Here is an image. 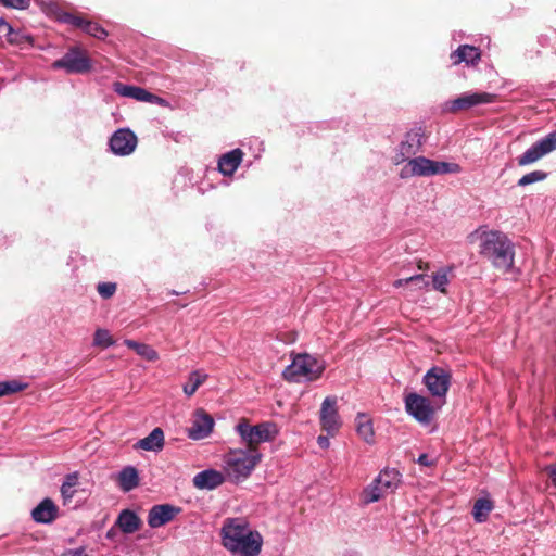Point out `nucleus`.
Returning <instances> with one entry per match:
<instances>
[{"instance_id": "4be33fe9", "label": "nucleus", "mask_w": 556, "mask_h": 556, "mask_svg": "<svg viewBox=\"0 0 556 556\" xmlns=\"http://www.w3.org/2000/svg\"><path fill=\"white\" fill-rule=\"evenodd\" d=\"M141 525V519L130 509L122 510L115 521V526L125 534L135 533L140 529Z\"/></svg>"}, {"instance_id": "f257e3e1", "label": "nucleus", "mask_w": 556, "mask_h": 556, "mask_svg": "<svg viewBox=\"0 0 556 556\" xmlns=\"http://www.w3.org/2000/svg\"><path fill=\"white\" fill-rule=\"evenodd\" d=\"M223 546L233 556H258L263 538L244 518H227L220 529Z\"/></svg>"}, {"instance_id": "f704fd0d", "label": "nucleus", "mask_w": 556, "mask_h": 556, "mask_svg": "<svg viewBox=\"0 0 556 556\" xmlns=\"http://www.w3.org/2000/svg\"><path fill=\"white\" fill-rule=\"evenodd\" d=\"M83 31L98 39H104L108 36L106 30L102 26L91 21H87Z\"/></svg>"}, {"instance_id": "c9c22d12", "label": "nucleus", "mask_w": 556, "mask_h": 556, "mask_svg": "<svg viewBox=\"0 0 556 556\" xmlns=\"http://www.w3.org/2000/svg\"><path fill=\"white\" fill-rule=\"evenodd\" d=\"M23 389V386L17 381H3L0 382V397L16 393Z\"/></svg>"}, {"instance_id": "9d476101", "label": "nucleus", "mask_w": 556, "mask_h": 556, "mask_svg": "<svg viewBox=\"0 0 556 556\" xmlns=\"http://www.w3.org/2000/svg\"><path fill=\"white\" fill-rule=\"evenodd\" d=\"M495 98V94L489 92H465L456 99L446 101L443 104V111L447 113H456L477 105L492 103Z\"/></svg>"}, {"instance_id": "c756f323", "label": "nucleus", "mask_w": 556, "mask_h": 556, "mask_svg": "<svg viewBox=\"0 0 556 556\" xmlns=\"http://www.w3.org/2000/svg\"><path fill=\"white\" fill-rule=\"evenodd\" d=\"M405 285H413L417 289H424L430 285V280L426 275H414L408 278L397 279L393 283L395 288H401Z\"/></svg>"}, {"instance_id": "4c0bfd02", "label": "nucleus", "mask_w": 556, "mask_h": 556, "mask_svg": "<svg viewBox=\"0 0 556 556\" xmlns=\"http://www.w3.org/2000/svg\"><path fill=\"white\" fill-rule=\"evenodd\" d=\"M137 354L150 362L156 361L159 358V353L152 346L144 343H141Z\"/></svg>"}, {"instance_id": "aec40b11", "label": "nucleus", "mask_w": 556, "mask_h": 556, "mask_svg": "<svg viewBox=\"0 0 556 556\" xmlns=\"http://www.w3.org/2000/svg\"><path fill=\"white\" fill-rule=\"evenodd\" d=\"M481 59L479 48L470 45H462L454 52L451 53L453 65L465 63L466 65H476Z\"/></svg>"}, {"instance_id": "423d86ee", "label": "nucleus", "mask_w": 556, "mask_h": 556, "mask_svg": "<svg viewBox=\"0 0 556 556\" xmlns=\"http://www.w3.org/2000/svg\"><path fill=\"white\" fill-rule=\"evenodd\" d=\"M405 410L421 426H429L435 418V415L442 404L435 400L410 392L404 397Z\"/></svg>"}, {"instance_id": "b1692460", "label": "nucleus", "mask_w": 556, "mask_h": 556, "mask_svg": "<svg viewBox=\"0 0 556 556\" xmlns=\"http://www.w3.org/2000/svg\"><path fill=\"white\" fill-rule=\"evenodd\" d=\"M164 433L161 428L153 429L150 434L136 443L137 448L157 452L163 448Z\"/></svg>"}, {"instance_id": "473e14b6", "label": "nucleus", "mask_w": 556, "mask_h": 556, "mask_svg": "<svg viewBox=\"0 0 556 556\" xmlns=\"http://www.w3.org/2000/svg\"><path fill=\"white\" fill-rule=\"evenodd\" d=\"M546 176H547V174L545 172L533 170L531 173H528V174L523 175L518 180V186L525 187V186H528V185H531V184H534V182L542 181V180H544L546 178Z\"/></svg>"}, {"instance_id": "49530a36", "label": "nucleus", "mask_w": 556, "mask_h": 556, "mask_svg": "<svg viewBox=\"0 0 556 556\" xmlns=\"http://www.w3.org/2000/svg\"><path fill=\"white\" fill-rule=\"evenodd\" d=\"M78 482V477L76 475H70L66 477V480L63 483H70L71 488H75Z\"/></svg>"}, {"instance_id": "f03ea898", "label": "nucleus", "mask_w": 556, "mask_h": 556, "mask_svg": "<svg viewBox=\"0 0 556 556\" xmlns=\"http://www.w3.org/2000/svg\"><path fill=\"white\" fill-rule=\"evenodd\" d=\"M262 459L258 448H233L223 456L227 480L239 483L248 479Z\"/></svg>"}, {"instance_id": "7c9ffc66", "label": "nucleus", "mask_w": 556, "mask_h": 556, "mask_svg": "<svg viewBox=\"0 0 556 556\" xmlns=\"http://www.w3.org/2000/svg\"><path fill=\"white\" fill-rule=\"evenodd\" d=\"M56 18L62 23L70 24L74 27L80 28L81 30H84V25H86V23H87V20H85L83 16L75 15L73 13H68V12H64V11H60L56 14Z\"/></svg>"}, {"instance_id": "4468645a", "label": "nucleus", "mask_w": 556, "mask_h": 556, "mask_svg": "<svg viewBox=\"0 0 556 556\" xmlns=\"http://www.w3.org/2000/svg\"><path fill=\"white\" fill-rule=\"evenodd\" d=\"M320 422L323 429L330 435H333L341 426L340 417L337 410V399L328 396L324 400L320 409Z\"/></svg>"}, {"instance_id": "58836bf2", "label": "nucleus", "mask_w": 556, "mask_h": 556, "mask_svg": "<svg viewBox=\"0 0 556 556\" xmlns=\"http://www.w3.org/2000/svg\"><path fill=\"white\" fill-rule=\"evenodd\" d=\"M0 2L10 8L25 9L29 5V0H0Z\"/></svg>"}, {"instance_id": "cd10ccee", "label": "nucleus", "mask_w": 556, "mask_h": 556, "mask_svg": "<svg viewBox=\"0 0 556 556\" xmlns=\"http://www.w3.org/2000/svg\"><path fill=\"white\" fill-rule=\"evenodd\" d=\"M206 378H207V375L202 371H199V370L192 371L189 375L188 382L184 386L185 394L187 396L193 395L195 393V391L198 390V388L202 383H204Z\"/></svg>"}, {"instance_id": "1a4fd4ad", "label": "nucleus", "mask_w": 556, "mask_h": 556, "mask_svg": "<svg viewBox=\"0 0 556 556\" xmlns=\"http://www.w3.org/2000/svg\"><path fill=\"white\" fill-rule=\"evenodd\" d=\"M424 384L432 397L443 404L451 384V374L442 367L430 368L422 378Z\"/></svg>"}, {"instance_id": "c03bdc74", "label": "nucleus", "mask_w": 556, "mask_h": 556, "mask_svg": "<svg viewBox=\"0 0 556 556\" xmlns=\"http://www.w3.org/2000/svg\"><path fill=\"white\" fill-rule=\"evenodd\" d=\"M417 462H418V464H420L422 466H433L434 465V459L430 458L427 454H421Z\"/></svg>"}, {"instance_id": "37998d69", "label": "nucleus", "mask_w": 556, "mask_h": 556, "mask_svg": "<svg viewBox=\"0 0 556 556\" xmlns=\"http://www.w3.org/2000/svg\"><path fill=\"white\" fill-rule=\"evenodd\" d=\"M61 556H88V554L84 547H78L74 549H67L62 553Z\"/></svg>"}, {"instance_id": "ea45409f", "label": "nucleus", "mask_w": 556, "mask_h": 556, "mask_svg": "<svg viewBox=\"0 0 556 556\" xmlns=\"http://www.w3.org/2000/svg\"><path fill=\"white\" fill-rule=\"evenodd\" d=\"M8 41L15 45H23L24 42H29V37L22 35L20 33H16L14 30V34L11 36H5Z\"/></svg>"}, {"instance_id": "5701e85b", "label": "nucleus", "mask_w": 556, "mask_h": 556, "mask_svg": "<svg viewBox=\"0 0 556 556\" xmlns=\"http://www.w3.org/2000/svg\"><path fill=\"white\" fill-rule=\"evenodd\" d=\"M375 480L381 486V490L389 495L397 489L401 482V475L395 469H384Z\"/></svg>"}, {"instance_id": "a211bd4d", "label": "nucleus", "mask_w": 556, "mask_h": 556, "mask_svg": "<svg viewBox=\"0 0 556 556\" xmlns=\"http://www.w3.org/2000/svg\"><path fill=\"white\" fill-rule=\"evenodd\" d=\"M227 479L224 470L206 469L193 477V485L200 490H213Z\"/></svg>"}, {"instance_id": "ddd939ff", "label": "nucleus", "mask_w": 556, "mask_h": 556, "mask_svg": "<svg viewBox=\"0 0 556 556\" xmlns=\"http://www.w3.org/2000/svg\"><path fill=\"white\" fill-rule=\"evenodd\" d=\"M137 143V136L128 128L117 129L109 141L111 152L118 156L130 155L136 150Z\"/></svg>"}, {"instance_id": "8fccbe9b", "label": "nucleus", "mask_w": 556, "mask_h": 556, "mask_svg": "<svg viewBox=\"0 0 556 556\" xmlns=\"http://www.w3.org/2000/svg\"><path fill=\"white\" fill-rule=\"evenodd\" d=\"M106 536H108V538H111V536H113V529H111V530H109V531H108V534H106Z\"/></svg>"}, {"instance_id": "6ab92c4d", "label": "nucleus", "mask_w": 556, "mask_h": 556, "mask_svg": "<svg viewBox=\"0 0 556 556\" xmlns=\"http://www.w3.org/2000/svg\"><path fill=\"white\" fill-rule=\"evenodd\" d=\"M244 153L241 149H233L223 154L218 160V170L223 176L230 177L240 166Z\"/></svg>"}, {"instance_id": "6e6552de", "label": "nucleus", "mask_w": 556, "mask_h": 556, "mask_svg": "<svg viewBox=\"0 0 556 556\" xmlns=\"http://www.w3.org/2000/svg\"><path fill=\"white\" fill-rule=\"evenodd\" d=\"M51 67L63 70L67 74H85L91 70L92 65L87 52L75 46L71 47L63 58L54 61Z\"/></svg>"}, {"instance_id": "f8f14e48", "label": "nucleus", "mask_w": 556, "mask_h": 556, "mask_svg": "<svg viewBox=\"0 0 556 556\" xmlns=\"http://www.w3.org/2000/svg\"><path fill=\"white\" fill-rule=\"evenodd\" d=\"M554 150H556V137L554 135V131H552L541 140L532 144L529 149H527L518 157V165L526 166L532 164Z\"/></svg>"}, {"instance_id": "e433bc0d", "label": "nucleus", "mask_w": 556, "mask_h": 556, "mask_svg": "<svg viewBox=\"0 0 556 556\" xmlns=\"http://www.w3.org/2000/svg\"><path fill=\"white\" fill-rule=\"evenodd\" d=\"M117 286L115 282H101L97 286L98 293L103 299L112 298L116 292Z\"/></svg>"}, {"instance_id": "a19ab883", "label": "nucleus", "mask_w": 556, "mask_h": 556, "mask_svg": "<svg viewBox=\"0 0 556 556\" xmlns=\"http://www.w3.org/2000/svg\"><path fill=\"white\" fill-rule=\"evenodd\" d=\"M61 494L64 502L71 501L75 494V488H71L70 483H63L61 486Z\"/></svg>"}, {"instance_id": "de8ad7c7", "label": "nucleus", "mask_w": 556, "mask_h": 556, "mask_svg": "<svg viewBox=\"0 0 556 556\" xmlns=\"http://www.w3.org/2000/svg\"><path fill=\"white\" fill-rule=\"evenodd\" d=\"M125 345L128 346L129 349H132L135 350L136 352L138 351L139 346L141 345V343H138L134 340H125Z\"/></svg>"}, {"instance_id": "0eeeda50", "label": "nucleus", "mask_w": 556, "mask_h": 556, "mask_svg": "<svg viewBox=\"0 0 556 556\" xmlns=\"http://www.w3.org/2000/svg\"><path fill=\"white\" fill-rule=\"evenodd\" d=\"M236 431L247 444L245 448H257L260 443L271 441L278 432L276 425L271 422L252 426L245 419L239 421Z\"/></svg>"}, {"instance_id": "bb28decb", "label": "nucleus", "mask_w": 556, "mask_h": 556, "mask_svg": "<svg viewBox=\"0 0 556 556\" xmlns=\"http://www.w3.org/2000/svg\"><path fill=\"white\" fill-rule=\"evenodd\" d=\"M356 430L358 435L366 441L371 443L374 440V428L371 420L364 414H358L356 417Z\"/></svg>"}, {"instance_id": "09e8293b", "label": "nucleus", "mask_w": 556, "mask_h": 556, "mask_svg": "<svg viewBox=\"0 0 556 556\" xmlns=\"http://www.w3.org/2000/svg\"><path fill=\"white\" fill-rule=\"evenodd\" d=\"M549 478L553 484L556 486V465L549 469Z\"/></svg>"}, {"instance_id": "2f4dec72", "label": "nucleus", "mask_w": 556, "mask_h": 556, "mask_svg": "<svg viewBox=\"0 0 556 556\" xmlns=\"http://www.w3.org/2000/svg\"><path fill=\"white\" fill-rule=\"evenodd\" d=\"M448 283V270L445 268L437 271L432 277V286L435 290L445 292V287Z\"/></svg>"}, {"instance_id": "72a5a7b5", "label": "nucleus", "mask_w": 556, "mask_h": 556, "mask_svg": "<svg viewBox=\"0 0 556 556\" xmlns=\"http://www.w3.org/2000/svg\"><path fill=\"white\" fill-rule=\"evenodd\" d=\"M114 341L110 332L105 329H98L94 332L93 344L101 348H109L113 345Z\"/></svg>"}, {"instance_id": "a878e982", "label": "nucleus", "mask_w": 556, "mask_h": 556, "mask_svg": "<svg viewBox=\"0 0 556 556\" xmlns=\"http://www.w3.org/2000/svg\"><path fill=\"white\" fill-rule=\"evenodd\" d=\"M388 494L381 490V486L377 483L376 480H374L369 485H367L362 494H361V501L363 504H371L375 502H378L382 497L387 496Z\"/></svg>"}, {"instance_id": "79ce46f5", "label": "nucleus", "mask_w": 556, "mask_h": 556, "mask_svg": "<svg viewBox=\"0 0 556 556\" xmlns=\"http://www.w3.org/2000/svg\"><path fill=\"white\" fill-rule=\"evenodd\" d=\"M0 33L3 36H11L14 34V29L12 28V26L9 23H7L4 21L3 17H0Z\"/></svg>"}, {"instance_id": "f3484780", "label": "nucleus", "mask_w": 556, "mask_h": 556, "mask_svg": "<svg viewBox=\"0 0 556 556\" xmlns=\"http://www.w3.org/2000/svg\"><path fill=\"white\" fill-rule=\"evenodd\" d=\"M113 89L121 97L131 98L141 102L157 103L161 100L159 97L150 93L148 90L137 86L115 83L113 85Z\"/></svg>"}, {"instance_id": "a18cd8bd", "label": "nucleus", "mask_w": 556, "mask_h": 556, "mask_svg": "<svg viewBox=\"0 0 556 556\" xmlns=\"http://www.w3.org/2000/svg\"><path fill=\"white\" fill-rule=\"evenodd\" d=\"M317 442H318V445L321 447V448H328L329 445H330V441H329V438L328 437H325V435H319L318 439H317Z\"/></svg>"}, {"instance_id": "39448f33", "label": "nucleus", "mask_w": 556, "mask_h": 556, "mask_svg": "<svg viewBox=\"0 0 556 556\" xmlns=\"http://www.w3.org/2000/svg\"><path fill=\"white\" fill-rule=\"evenodd\" d=\"M325 370L324 362L307 353L294 355L292 362L282 371V376L290 382L314 381Z\"/></svg>"}, {"instance_id": "2eb2a0df", "label": "nucleus", "mask_w": 556, "mask_h": 556, "mask_svg": "<svg viewBox=\"0 0 556 556\" xmlns=\"http://www.w3.org/2000/svg\"><path fill=\"white\" fill-rule=\"evenodd\" d=\"M191 426L188 429V437L192 440H202L212 432L214 420L203 409H198L192 417Z\"/></svg>"}, {"instance_id": "9b49d317", "label": "nucleus", "mask_w": 556, "mask_h": 556, "mask_svg": "<svg viewBox=\"0 0 556 556\" xmlns=\"http://www.w3.org/2000/svg\"><path fill=\"white\" fill-rule=\"evenodd\" d=\"M422 135L419 129H413L405 134L402 141L395 149L392 161L395 165L408 162L412 156L416 155L422 146Z\"/></svg>"}, {"instance_id": "7ed1b4c3", "label": "nucleus", "mask_w": 556, "mask_h": 556, "mask_svg": "<svg viewBox=\"0 0 556 556\" xmlns=\"http://www.w3.org/2000/svg\"><path fill=\"white\" fill-rule=\"evenodd\" d=\"M480 253L501 269L508 270L514 264L510 240L501 231L486 230L480 235Z\"/></svg>"}, {"instance_id": "393cba45", "label": "nucleus", "mask_w": 556, "mask_h": 556, "mask_svg": "<svg viewBox=\"0 0 556 556\" xmlns=\"http://www.w3.org/2000/svg\"><path fill=\"white\" fill-rule=\"evenodd\" d=\"M119 488L124 492L134 490L139 484L138 471L132 466H127L117 476Z\"/></svg>"}, {"instance_id": "dca6fc26", "label": "nucleus", "mask_w": 556, "mask_h": 556, "mask_svg": "<svg viewBox=\"0 0 556 556\" xmlns=\"http://www.w3.org/2000/svg\"><path fill=\"white\" fill-rule=\"evenodd\" d=\"M180 508L170 504L154 505L148 514V525L155 529L170 522L178 514Z\"/></svg>"}, {"instance_id": "412c9836", "label": "nucleus", "mask_w": 556, "mask_h": 556, "mask_svg": "<svg viewBox=\"0 0 556 556\" xmlns=\"http://www.w3.org/2000/svg\"><path fill=\"white\" fill-rule=\"evenodd\" d=\"M58 511L53 501L45 498L31 510V517L38 523H51L58 517Z\"/></svg>"}, {"instance_id": "20e7f679", "label": "nucleus", "mask_w": 556, "mask_h": 556, "mask_svg": "<svg viewBox=\"0 0 556 556\" xmlns=\"http://www.w3.org/2000/svg\"><path fill=\"white\" fill-rule=\"evenodd\" d=\"M462 167L457 163L435 161L425 156L410 159L401 169L400 177H430L445 174H458Z\"/></svg>"}, {"instance_id": "c85d7f7f", "label": "nucleus", "mask_w": 556, "mask_h": 556, "mask_svg": "<svg viewBox=\"0 0 556 556\" xmlns=\"http://www.w3.org/2000/svg\"><path fill=\"white\" fill-rule=\"evenodd\" d=\"M492 508L493 506L491 501L486 498H479L473 505L472 515L475 520L477 522L485 521Z\"/></svg>"}]
</instances>
